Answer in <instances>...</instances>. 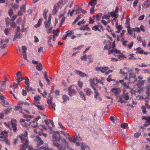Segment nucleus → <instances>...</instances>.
Here are the masks:
<instances>
[{"instance_id": "nucleus-36", "label": "nucleus", "mask_w": 150, "mask_h": 150, "mask_svg": "<svg viewBox=\"0 0 150 150\" xmlns=\"http://www.w3.org/2000/svg\"><path fill=\"white\" fill-rule=\"evenodd\" d=\"M143 1H144V2L142 5L143 7H145V6L148 3L150 2V0H144Z\"/></svg>"}, {"instance_id": "nucleus-61", "label": "nucleus", "mask_w": 150, "mask_h": 150, "mask_svg": "<svg viewBox=\"0 0 150 150\" xmlns=\"http://www.w3.org/2000/svg\"><path fill=\"white\" fill-rule=\"evenodd\" d=\"M80 95L82 97V99H83L84 100H86V98L84 94L82 92H81Z\"/></svg>"}, {"instance_id": "nucleus-55", "label": "nucleus", "mask_w": 150, "mask_h": 150, "mask_svg": "<svg viewBox=\"0 0 150 150\" xmlns=\"http://www.w3.org/2000/svg\"><path fill=\"white\" fill-rule=\"evenodd\" d=\"M141 134V133L137 132L134 134V137L136 138H138Z\"/></svg>"}, {"instance_id": "nucleus-47", "label": "nucleus", "mask_w": 150, "mask_h": 150, "mask_svg": "<svg viewBox=\"0 0 150 150\" xmlns=\"http://www.w3.org/2000/svg\"><path fill=\"white\" fill-rule=\"evenodd\" d=\"M68 2V0H62L59 1V3H61L62 4H65Z\"/></svg>"}, {"instance_id": "nucleus-39", "label": "nucleus", "mask_w": 150, "mask_h": 150, "mask_svg": "<svg viewBox=\"0 0 150 150\" xmlns=\"http://www.w3.org/2000/svg\"><path fill=\"white\" fill-rule=\"evenodd\" d=\"M116 27L119 30H120L122 29V27L121 25H118V22H117L116 24Z\"/></svg>"}, {"instance_id": "nucleus-63", "label": "nucleus", "mask_w": 150, "mask_h": 150, "mask_svg": "<svg viewBox=\"0 0 150 150\" xmlns=\"http://www.w3.org/2000/svg\"><path fill=\"white\" fill-rule=\"evenodd\" d=\"M52 38V35H50L49 36L48 38H47V42H51V40Z\"/></svg>"}, {"instance_id": "nucleus-48", "label": "nucleus", "mask_w": 150, "mask_h": 150, "mask_svg": "<svg viewBox=\"0 0 150 150\" xmlns=\"http://www.w3.org/2000/svg\"><path fill=\"white\" fill-rule=\"evenodd\" d=\"M22 49L23 50V53H26L27 49L25 46H22Z\"/></svg>"}, {"instance_id": "nucleus-42", "label": "nucleus", "mask_w": 150, "mask_h": 150, "mask_svg": "<svg viewBox=\"0 0 150 150\" xmlns=\"http://www.w3.org/2000/svg\"><path fill=\"white\" fill-rule=\"evenodd\" d=\"M6 82L5 81H4L3 83L1 84V89H0V91H3L4 89L3 88V87L4 86L6 85Z\"/></svg>"}, {"instance_id": "nucleus-13", "label": "nucleus", "mask_w": 150, "mask_h": 150, "mask_svg": "<svg viewBox=\"0 0 150 150\" xmlns=\"http://www.w3.org/2000/svg\"><path fill=\"white\" fill-rule=\"evenodd\" d=\"M84 92L85 93L86 95L89 96L93 93V92L91 91V89L88 88H86L84 89Z\"/></svg>"}, {"instance_id": "nucleus-40", "label": "nucleus", "mask_w": 150, "mask_h": 150, "mask_svg": "<svg viewBox=\"0 0 150 150\" xmlns=\"http://www.w3.org/2000/svg\"><path fill=\"white\" fill-rule=\"evenodd\" d=\"M133 29H127V31L129 34L131 35L132 36L133 35Z\"/></svg>"}, {"instance_id": "nucleus-5", "label": "nucleus", "mask_w": 150, "mask_h": 150, "mask_svg": "<svg viewBox=\"0 0 150 150\" xmlns=\"http://www.w3.org/2000/svg\"><path fill=\"white\" fill-rule=\"evenodd\" d=\"M95 81H96V80L95 79L94 80V78L93 79H89V82L90 83V86L95 91H96V89L94 87V86H98V83L96 82V83L95 82Z\"/></svg>"}, {"instance_id": "nucleus-21", "label": "nucleus", "mask_w": 150, "mask_h": 150, "mask_svg": "<svg viewBox=\"0 0 150 150\" xmlns=\"http://www.w3.org/2000/svg\"><path fill=\"white\" fill-rule=\"evenodd\" d=\"M81 150H90L89 147L87 145L83 144H82L81 146Z\"/></svg>"}, {"instance_id": "nucleus-41", "label": "nucleus", "mask_w": 150, "mask_h": 150, "mask_svg": "<svg viewBox=\"0 0 150 150\" xmlns=\"http://www.w3.org/2000/svg\"><path fill=\"white\" fill-rule=\"evenodd\" d=\"M58 8L57 7H55V5H54V9L53 10L52 13L53 15L55 14L57 12V9Z\"/></svg>"}, {"instance_id": "nucleus-22", "label": "nucleus", "mask_w": 150, "mask_h": 150, "mask_svg": "<svg viewBox=\"0 0 150 150\" xmlns=\"http://www.w3.org/2000/svg\"><path fill=\"white\" fill-rule=\"evenodd\" d=\"M62 99L64 101L62 102V103H64L66 102L67 100H69V98L66 95H63L62 96Z\"/></svg>"}, {"instance_id": "nucleus-20", "label": "nucleus", "mask_w": 150, "mask_h": 150, "mask_svg": "<svg viewBox=\"0 0 150 150\" xmlns=\"http://www.w3.org/2000/svg\"><path fill=\"white\" fill-rule=\"evenodd\" d=\"M60 141H61L63 143H65V145H68V143L66 141V140L61 137H58V142H60Z\"/></svg>"}, {"instance_id": "nucleus-25", "label": "nucleus", "mask_w": 150, "mask_h": 150, "mask_svg": "<svg viewBox=\"0 0 150 150\" xmlns=\"http://www.w3.org/2000/svg\"><path fill=\"white\" fill-rule=\"evenodd\" d=\"M36 68L38 71H41L42 69V64L40 63H38V65L36 66Z\"/></svg>"}, {"instance_id": "nucleus-43", "label": "nucleus", "mask_w": 150, "mask_h": 150, "mask_svg": "<svg viewBox=\"0 0 150 150\" xmlns=\"http://www.w3.org/2000/svg\"><path fill=\"white\" fill-rule=\"evenodd\" d=\"M12 110V108H8V109H6L5 110V114H7L8 113H9V112L10 111H11Z\"/></svg>"}, {"instance_id": "nucleus-38", "label": "nucleus", "mask_w": 150, "mask_h": 150, "mask_svg": "<svg viewBox=\"0 0 150 150\" xmlns=\"http://www.w3.org/2000/svg\"><path fill=\"white\" fill-rule=\"evenodd\" d=\"M61 3H59V2L56 4L55 5V7H57L58 8H61L62 6L64 5V4H62Z\"/></svg>"}, {"instance_id": "nucleus-1", "label": "nucleus", "mask_w": 150, "mask_h": 150, "mask_svg": "<svg viewBox=\"0 0 150 150\" xmlns=\"http://www.w3.org/2000/svg\"><path fill=\"white\" fill-rule=\"evenodd\" d=\"M28 132L26 130H25L24 133L19 135L21 142L24 145H28L29 142L27 139Z\"/></svg>"}, {"instance_id": "nucleus-59", "label": "nucleus", "mask_w": 150, "mask_h": 150, "mask_svg": "<svg viewBox=\"0 0 150 150\" xmlns=\"http://www.w3.org/2000/svg\"><path fill=\"white\" fill-rule=\"evenodd\" d=\"M16 79L17 81V82L18 84H19L20 82L22 81V79H21V77H18L16 78Z\"/></svg>"}, {"instance_id": "nucleus-18", "label": "nucleus", "mask_w": 150, "mask_h": 150, "mask_svg": "<svg viewBox=\"0 0 150 150\" xmlns=\"http://www.w3.org/2000/svg\"><path fill=\"white\" fill-rule=\"evenodd\" d=\"M41 98V97L39 95H37L36 96L34 97V103H39L40 104V102L39 101Z\"/></svg>"}, {"instance_id": "nucleus-8", "label": "nucleus", "mask_w": 150, "mask_h": 150, "mask_svg": "<svg viewBox=\"0 0 150 150\" xmlns=\"http://www.w3.org/2000/svg\"><path fill=\"white\" fill-rule=\"evenodd\" d=\"M108 69L109 68L107 67H96V71H100L103 73H105L106 71L108 70Z\"/></svg>"}, {"instance_id": "nucleus-44", "label": "nucleus", "mask_w": 150, "mask_h": 150, "mask_svg": "<svg viewBox=\"0 0 150 150\" xmlns=\"http://www.w3.org/2000/svg\"><path fill=\"white\" fill-rule=\"evenodd\" d=\"M92 29L94 31H96L97 30H98V31L100 32V30L98 28V26L97 25H95L93 26L92 28Z\"/></svg>"}, {"instance_id": "nucleus-14", "label": "nucleus", "mask_w": 150, "mask_h": 150, "mask_svg": "<svg viewBox=\"0 0 150 150\" xmlns=\"http://www.w3.org/2000/svg\"><path fill=\"white\" fill-rule=\"evenodd\" d=\"M33 104L37 107L38 109L40 110H42L45 109V108L44 106L41 105H40V104L39 103H34Z\"/></svg>"}, {"instance_id": "nucleus-50", "label": "nucleus", "mask_w": 150, "mask_h": 150, "mask_svg": "<svg viewBox=\"0 0 150 150\" xmlns=\"http://www.w3.org/2000/svg\"><path fill=\"white\" fill-rule=\"evenodd\" d=\"M3 142H4L7 145H10V142L7 139H5L3 140Z\"/></svg>"}, {"instance_id": "nucleus-4", "label": "nucleus", "mask_w": 150, "mask_h": 150, "mask_svg": "<svg viewBox=\"0 0 150 150\" xmlns=\"http://www.w3.org/2000/svg\"><path fill=\"white\" fill-rule=\"evenodd\" d=\"M123 97V98L126 100H128L129 99V97L128 95V93H125L124 92L123 93V95L120 96L119 97V102H120L121 103H125V101L122 99V97Z\"/></svg>"}, {"instance_id": "nucleus-16", "label": "nucleus", "mask_w": 150, "mask_h": 150, "mask_svg": "<svg viewBox=\"0 0 150 150\" xmlns=\"http://www.w3.org/2000/svg\"><path fill=\"white\" fill-rule=\"evenodd\" d=\"M67 134L68 136V139L69 140L70 142H72L74 143H75L76 141H78L77 139L76 136V137H74L73 139H72L71 138H70L69 137V133H67Z\"/></svg>"}, {"instance_id": "nucleus-60", "label": "nucleus", "mask_w": 150, "mask_h": 150, "mask_svg": "<svg viewBox=\"0 0 150 150\" xmlns=\"http://www.w3.org/2000/svg\"><path fill=\"white\" fill-rule=\"evenodd\" d=\"M11 26L12 28H15L16 26V24L15 22H13L11 23Z\"/></svg>"}, {"instance_id": "nucleus-54", "label": "nucleus", "mask_w": 150, "mask_h": 150, "mask_svg": "<svg viewBox=\"0 0 150 150\" xmlns=\"http://www.w3.org/2000/svg\"><path fill=\"white\" fill-rule=\"evenodd\" d=\"M47 12V11L46 10H44V11L43 15L44 16V18H45V19L47 18L46 14Z\"/></svg>"}, {"instance_id": "nucleus-10", "label": "nucleus", "mask_w": 150, "mask_h": 150, "mask_svg": "<svg viewBox=\"0 0 150 150\" xmlns=\"http://www.w3.org/2000/svg\"><path fill=\"white\" fill-rule=\"evenodd\" d=\"M75 73L78 74L81 77H88V75L82 72L81 71H79L77 70L74 71Z\"/></svg>"}, {"instance_id": "nucleus-15", "label": "nucleus", "mask_w": 150, "mask_h": 150, "mask_svg": "<svg viewBox=\"0 0 150 150\" xmlns=\"http://www.w3.org/2000/svg\"><path fill=\"white\" fill-rule=\"evenodd\" d=\"M16 33V35H15L13 40V41H14L17 38L20 39L22 37V35L21 33Z\"/></svg>"}, {"instance_id": "nucleus-37", "label": "nucleus", "mask_w": 150, "mask_h": 150, "mask_svg": "<svg viewBox=\"0 0 150 150\" xmlns=\"http://www.w3.org/2000/svg\"><path fill=\"white\" fill-rule=\"evenodd\" d=\"M141 108H142V111L143 112L144 114L146 113V107L142 105V106Z\"/></svg>"}, {"instance_id": "nucleus-56", "label": "nucleus", "mask_w": 150, "mask_h": 150, "mask_svg": "<svg viewBox=\"0 0 150 150\" xmlns=\"http://www.w3.org/2000/svg\"><path fill=\"white\" fill-rule=\"evenodd\" d=\"M138 0H135L133 2V7L134 8H135L137 5L138 3Z\"/></svg>"}, {"instance_id": "nucleus-34", "label": "nucleus", "mask_w": 150, "mask_h": 150, "mask_svg": "<svg viewBox=\"0 0 150 150\" xmlns=\"http://www.w3.org/2000/svg\"><path fill=\"white\" fill-rule=\"evenodd\" d=\"M129 79L132 78H134L136 76L135 74L134 73H129Z\"/></svg>"}, {"instance_id": "nucleus-19", "label": "nucleus", "mask_w": 150, "mask_h": 150, "mask_svg": "<svg viewBox=\"0 0 150 150\" xmlns=\"http://www.w3.org/2000/svg\"><path fill=\"white\" fill-rule=\"evenodd\" d=\"M103 14L101 13H100L97 14L96 16H94L93 18L94 19L96 18L97 21H99Z\"/></svg>"}, {"instance_id": "nucleus-46", "label": "nucleus", "mask_w": 150, "mask_h": 150, "mask_svg": "<svg viewBox=\"0 0 150 150\" xmlns=\"http://www.w3.org/2000/svg\"><path fill=\"white\" fill-rule=\"evenodd\" d=\"M128 126V124L127 123H124L122 124L121 125V127L122 128L125 129Z\"/></svg>"}, {"instance_id": "nucleus-12", "label": "nucleus", "mask_w": 150, "mask_h": 150, "mask_svg": "<svg viewBox=\"0 0 150 150\" xmlns=\"http://www.w3.org/2000/svg\"><path fill=\"white\" fill-rule=\"evenodd\" d=\"M8 132L6 130L1 132L0 134V138H4L6 137L7 136Z\"/></svg>"}, {"instance_id": "nucleus-52", "label": "nucleus", "mask_w": 150, "mask_h": 150, "mask_svg": "<svg viewBox=\"0 0 150 150\" xmlns=\"http://www.w3.org/2000/svg\"><path fill=\"white\" fill-rule=\"evenodd\" d=\"M20 10L23 12H25V5H23L20 8Z\"/></svg>"}, {"instance_id": "nucleus-32", "label": "nucleus", "mask_w": 150, "mask_h": 150, "mask_svg": "<svg viewBox=\"0 0 150 150\" xmlns=\"http://www.w3.org/2000/svg\"><path fill=\"white\" fill-rule=\"evenodd\" d=\"M66 33L68 35V36L70 37H71L72 35L74 34V32L71 31H69V30L66 32Z\"/></svg>"}, {"instance_id": "nucleus-30", "label": "nucleus", "mask_w": 150, "mask_h": 150, "mask_svg": "<svg viewBox=\"0 0 150 150\" xmlns=\"http://www.w3.org/2000/svg\"><path fill=\"white\" fill-rule=\"evenodd\" d=\"M107 44H106L105 45L104 47V50H106L108 49V45H111V43L109 40L107 41Z\"/></svg>"}, {"instance_id": "nucleus-3", "label": "nucleus", "mask_w": 150, "mask_h": 150, "mask_svg": "<svg viewBox=\"0 0 150 150\" xmlns=\"http://www.w3.org/2000/svg\"><path fill=\"white\" fill-rule=\"evenodd\" d=\"M77 89V87L74 85L70 86L68 89L69 95L72 96L74 95L76 93Z\"/></svg>"}, {"instance_id": "nucleus-28", "label": "nucleus", "mask_w": 150, "mask_h": 150, "mask_svg": "<svg viewBox=\"0 0 150 150\" xmlns=\"http://www.w3.org/2000/svg\"><path fill=\"white\" fill-rule=\"evenodd\" d=\"M51 22L50 21H47L45 23V26L46 28H48L50 26Z\"/></svg>"}, {"instance_id": "nucleus-6", "label": "nucleus", "mask_w": 150, "mask_h": 150, "mask_svg": "<svg viewBox=\"0 0 150 150\" xmlns=\"http://www.w3.org/2000/svg\"><path fill=\"white\" fill-rule=\"evenodd\" d=\"M16 120L15 119L12 120L11 121V125H12L11 128L13 129V132H17L16 124Z\"/></svg>"}, {"instance_id": "nucleus-45", "label": "nucleus", "mask_w": 150, "mask_h": 150, "mask_svg": "<svg viewBox=\"0 0 150 150\" xmlns=\"http://www.w3.org/2000/svg\"><path fill=\"white\" fill-rule=\"evenodd\" d=\"M95 79L96 80V82L97 83H98L101 84L102 85H103V83L101 80H99L96 78H94V80Z\"/></svg>"}, {"instance_id": "nucleus-53", "label": "nucleus", "mask_w": 150, "mask_h": 150, "mask_svg": "<svg viewBox=\"0 0 150 150\" xmlns=\"http://www.w3.org/2000/svg\"><path fill=\"white\" fill-rule=\"evenodd\" d=\"M129 55L130 56V57L128 58L129 59H132L135 60L136 59V58H135L134 57L133 54H130Z\"/></svg>"}, {"instance_id": "nucleus-33", "label": "nucleus", "mask_w": 150, "mask_h": 150, "mask_svg": "<svg viewBox=\"0 0 150 150\" xmlns=\"http://www.w3.org/2000/svg\"><path fill=\"white\" fill-rule=\"evenodd\" d=\"M1 104L5 107H7V105L9 104V103L8 102H6L5 100H3L2 101Z\"/></svg>"}, {"instance_id": "nucleus-51", "label": "nucleus", "mask_w": 150, "mask_h": 150, "mask_svg": "<svg viewBox=\"0 0 150 150\" xmlns=\"http://www.w3.org/2000/svg\"><path fill=\"white\" fill-rule=\"evenodd\" d=\"M97 0H92L88 4V5H90L91 6L94 5V3L96 2Z\"/></svg>"}, {"instance_id": "nucleus-24", "label": "nucleus", "mask_w": 150, "mask_h": 150, "mask_svg": "<svg viewBox=\"0 0 150 150\" xmlns=\"http://www.w3.org/2000/svg\"><path fill=\"white\" fill-rule=\"evenodd\" d=\"M42 19H39L38 21V23L35 25V27L37 28L39 27L42 24Z\"/></svg>"}, {"instance_id": "nucleus-31", "label": "nucleus", "mask_w": 150, "mask_h": 150, "mask_svg": "<svg viewBox=\"0 0 150 150\" xmlns=\"http://www.w3.org/2000/svg\"><path fill=\"white\" fill-rule=\"evenodd\" d=\"M110 16H111L112 17H118V14H116L115 12L113 11L110 12Z\"/></svg>"}, {"instance_id": "nucleus-57", "label": "nucleus", "mask_w": 150, "mask_h": 150, "mask_svg": "<svg viewBox=\"0 0 150 150\" xmlns=\"http://www.w3.org/2000/svg\"><path fill=\"white\" fill-rule=\"evenodd\" d=\"M144 80L138 81V83L139 84V85H140V86H141L144 83Z\"/></svg>"}, {"instance_id": "nucleus-2", "label": "nucleus", "mask_w": 150, "mask_h": 150, "mask_svg": "<svg viewBox=\"0 0 150 150\" xmlns=\"http://www.w3.org/2000/svg\"><path fill=\"white\" fill-rule=\"evenodd\" d=\"M58 137L55 134H53L52 135V141L54 146L57 148L59 150H66L65 148L57 143L58 141Z\"/></svg>"}, {"instance_id": "nucleus-62", "label": "nucleus", "mask_w": 150, "mask_h": 150, "mask_svg": "<svg viewBox=\"0 0 150 150\" xmlns=\"http://www.w3.org/2000/svg\"><path fill=\"white\" fill-rule=\"evenodd\" d=\"M133 31H135L138 32H139L140 31V29L139 28L136 27L135 28L133 29Z\"/></svg>"}, {"instance_id": "nucleus-64", "label": "nucleus", "mask_w": 150, "mask_h": 150, "mask_svg": "<svg viewBox=\"0 0 150 150\" xmlns=\"http://www.w3.org/2000/svg\"><path fill=\"white\" fill-rule=\"evenodd\" d=\"M21 22V18H18L16 20V23L20 25Z\"/></svg>"}, {"instance_id": "nucleus-17", "label": "nucleus", "mask_w": 150, "mask_h": 150, "mask_svg": "<svg viewBox=\"0 0 150 150\" xmlns=\"http://www.w3.org/2000/svg\"><path fill=\"white\" fill-rule=\"evenodd\" d=\"M111 91L115 96L118 95L120 92V90L119 89H117L115 88H112L111 90Z\"/></svg>"}, {"instance_id": "nucleus-11", "label": "nucleus", "mask_w": 150, "mask_h": 150, "mask_svg": "<svg viewBox=\"0 0 150 150\" xmlns=\"http://www.w3.org/2000/svg\"><path fill=\"white\" fill-rule=\"evenodd\" d=\"M94 93L95 94L94 96L95 98L99 101H101L102 99L99 96V93L98 91L96 90V91H95Z\"/></svg>"}, {"instance_id": "nucleus-23", "label": "nucleus", "mask_w": 150, "mask_h": 150, "mask_svg": "<svg viewBox=\"0 0 150 150\" xmlns=\"http://www.w3.org/2000/svg\"><path fill=\"white\" fill-rule=\"evenodd\" d=\"M23 104L27 105H30L29 104L28 102L26 101H19L18 103V105H22Z\"/></svg>"}, {"instance_id": "nucleus-49", "label": "nucleus", "mask_w": 150, "mask_h": 150, "mask_svg": "<svg viewBox=\"0 0 150 150\" xmlns=\"http://www.w3.org/2000/svg\"><path fill=\"white\" fill-rule=\"evenodd\" d=\"M104 16H105V19H108L110 17V14L109 13L107 14H104Z\"/></svg>"}, {"instance_id": "nucleus-9", "label": "nucleus", "mask_w": 150, "mask_h": 150, "mask_svg": "<svg viewBox=\"0 0 150 150\" xmlns=\"http://www.w3.org/2000/svg\"><path fill=\"white\" fill-rule=\"evenodd\" d=\"M35 140L37 142V145L39 146L42 145L44 143L43 141L38 136H36Z\"/></svg>"}, {"instance_id": "nucleus-27", "label": "nucleus", "mask_w": 150, "mask_h": 150, "mask_svg": "<svg viewBox=\"0 0 150 150\" xmlns=\"http://www.w3.org/2000/svg\"><path fill=\"white\" fill-rule=\"evenodd\" d=\"M25 90L28 92H30L32 91H35V90L33 89L30 86V85L26 86V87L25 88Z\"/></svg>"}, {"instance_id": "nucleus-7", "label": "nucleus", "mask_w": 150, "mask_h": 150, "mask_svg": "<svg viewBox=\"0 0 150 150\" xmlns=\"http://www.w3.org/2000/svg\"><path fill=\"white\" fill-rule=\"evenodd\" d=\"M37 120L35 119L33 121L30 122L28 125L30 126L32 128H38V124L37 122Z\"/></svg>"}, {"instance_id": "nucleus-29", "label": "nucleus", "mask_w": 150, "mask_h": 150, "mask_svg": "<svg viewBox=\"0 0 150 150\" xmlns=\"http://www.w3.org/2000/svg\"><path fill=\"white\" fill-rule=\"evenodd\" d=\"M146 93L147 95H150V84L146 87Z\"/></svg>"}, {"instance_id": "nucleus-26", "label": "nucleus", "mask_w": 150, "mask_h": 150, "mask_svg": "<svg viewBox=\"0 0 150 150\" xmlns=\"http://www.w3.org/2000/svg\"><path fill=\"white\" fill-rule=\"evenodd\" d=\"M80 30H91L90 28L88 27H86V26L84 25L81 28H80Z\"/></svg>"}, {"instance_id": "nucleus-58", "label": "nucleus", "mask_w": 150, "mask_h": 150, "mask_svg": "<svg viewBox=\"0 0 150 150\" xmlns=\"http://www.w3.org/2000/svg\"><path fill=\"white\" fill-rule=\"evenodd\" d=\"M13 14V11L12 9H10L8 11V14L10 16H11Z\"/></svg>"}, {"instance_id": "nucleus-35", "label": "nucleus", "mask_w": 150, "mask_h": 150, "mask_svg": "<svg viewBox=\"0 0 150 150\" xmlns=\"http://www.w3.org/2000/svg\"><path fill=\"white\" fill-rule=\"evenodd\" d=\"M20 105H18L16 106L15 107V110H18L19 109H20L21 111H20L19 112H20L22 113V107H20Z\"/></svg>"}]
</instances>
